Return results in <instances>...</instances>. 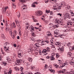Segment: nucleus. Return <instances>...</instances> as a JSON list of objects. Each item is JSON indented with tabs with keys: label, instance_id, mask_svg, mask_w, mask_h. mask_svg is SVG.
Wrapping results in <instances>:
<instances>
[{
	"label": "nucleus",
	"instance_id": "f257e3e1",
	"mask_svg": "<svg viewBox=\"0 0 74 74\" xmlns=\"http://www.w3.org/2000/svg\"><path fill=\"white\" fill-rule=\"evenodd\" d=\"M61 44V43H60V42H56L55 43V45L59 47V49H60V51L61 52V53H62L64 51V47H62L60 46Z\"/></svg>",
	"mask_w": 74,
	"mask_h": 74
},
{
	"label": "nucleus",
	"instance_id": "f03ea898",
	"mask_svg": "<svg viewBox=\"0 0 74 74\" xmlns=\"http://www.w3.org/2000/svg\"><path fill=\"white\" fill-rule=\"evenodd\" d=\"M51 51L50 48L47 47L46 49H44L42 51V53H44V55H46L48 54V53Z\"/></svg>",
	"mask_w": 74,
	"mask_h": 74
},
{
	"label": "nucleus",
	"instance_id": "7ed1b4c3",
	"mask_svg": "<svg viewBox=\"0 0 74 74\" xmlns=\"http://www.w3.org/2000/svg\"><path fill=\"white\" fill-rule=\"evenodd\" d=\"M64 14H65L66 18L69 19L71 18V16L69 14V12L67 10H66V11L64 12Z\"/></svg>",
	"mask_w": 74,
	"mask_h": 74
},
{
	"label": "nucleus",
	"instance_id": "20e7f679",
	"mask_svg": "<svg viewBox=\"0 0 74 74\" xmlns=\"http://www.w3.org/2000/svg\"><path fill=\"white\" fill-rule=\"evenodd\" d=\"M54 36L56 37H58L59 36V30L56 29L54 31Z\"/></svg>",
	"mask_w": 74,
	"mask_h": 74
},
{
	"label": "nucleus",
	"instance_id": "39448f33",
	"mask_svg": "<svg viewBox=\"0 0 74 74\" xmlns=\"http://www.w3.org/2000/svg\"><path fill=\"white\" fill-rule=\"evenodd\" d=\"M9 33L10 35H11L12 38H15V34H14V33L12 32V29H10L9 32Z\"/></svg>",
	"mask_w": 74,
	"mask_h": 74
},
{
	"label": "nucleus",
	"instance_id": "423d86ee",
	"mask_svg": "<svg viewBox=\"0 0 74 74\" xmlns=\"http://www.w3.org/2000/svg\"><path fill=\"white\" fill-rule=\"evenodd\" d=\"M53 9L54 10H57V11H60V10L61 9V6H58L56 7H53Z\"/></svg>",
	"mask_w": 74,
	"mask_h": 74
},
{
	"label": "nucleus",
	"instance_id": "0eeeda50",
	"mask_svg": "<svg viewBox=\"0 0 74 74\" xmlns=\"http://www.w3.org/2000/svg\"><path fill=\"white\" fill-rule=\"evenodd\" d=\"M69 63L71 65L74 64V57L71 58V59L69 61Z\"/></svg>",
	"mask_w": 74,
	"mask_h": 74
},
{
	"label": "nucleus",
	"instance_id": "6e6552de",
	"mask_svg": "<svg viewBox=\"0 0 74 74\" xmlns=\"http://www.w3.org/2000/svg\"><path fill=\"white\" fill-rule=\"evenodd\" d=\"M22 62V60H17L15 62V63L16 64H18L19 63H21Z\"/></svg>",
	"mask_w": 74,
	"mask_h": 74
},
{
	"label": "nucleus",
	"instance_id": "1a4fd4ad",
	"mask_svg": "<svg viewBox=\"0 0 74 74\" xmlns=\"http://www.w3.org/2000/svg\"><path fill=\"white\" fill-rule=\"evenodd\" d=\"M4 49L5 51L6 52H7L8 53L9 52V47L5 46H4Z\"/></svg>",
	"mask_w": 74,
	"mask_h": 74
},
{
	"label": "nucleus",
	"instance_id": "9d476101",
	"mask_svg": "<svg viewBox=\"0 0 74 74\" xmlns=\"http://www.w3.org/2000/svg\"><path fill=\"white\" fill-rule=\"evenodd\" d=\"M36 14L38 16H41L42 15V12L41 11H37Z\"/></svg>",
	"mask_w": 74,
	"mask_h": 74
},
{
	"label": "nucleus",
	"instance_id": "9b49d317",
	"mask_svg": "<svg viewBox=\"0 0 74 74\" xmlns=\"http://www.w3.org/2000/svg\"><path fill=\"white\" fill-rule=\"evenodd\" d=\"M60 4H61V7H64L66 5V4L65 2H62Z\"/></svg>",
	"mask_w": 74,
	"mask_h": 74
},
{
	"label": "nucleus",
	"instance_id": "f8f14e48",
	"mask_svg": "<svg viewBox=\"0 0 74 74\" xmlns=\"http://www.w3.org/2000/svg\"><path fill=\"white\" fill-rule=\"evenodd\" d=\"M29 30L31 32H33L34 30V28L32 26H30Z\"/></svg>",
	"mask_w": 74,
	"mask_h": 74
},
{
	"label": "nucleus",
	"instance_id": "ddd939ff",
	"mask_svg": "<svg viewBox=\"0 0 74 74\" xmlns=\"http://www.w3.org/2000/svg\"><path fill=\"white\" fill-rule=\"evenodd\" d=\"M64 74H73V71L72 70H71L69 72H66Z\"/></svg>",
	"mask_w": 74,
	"mask_h": 74
},
{
	"label": "nucleus",
	"instance_id": "4468645a",
	"mask_svg": "<svg viewBox=\"0 0 74 74\" xmlns=\"http://www.w3.org/2000/svg\"><path fill=\"white\" fill-rule=\"evenodd\" d=\"M34 46L36 48H38L40 47V44L38 43H35L34 45Z\"/></svg>",
	"mask_w": 74,
	"mask_h": 74
},
{
	"label": "nucleus",
	"instance_id": "2eb2a0df",
	"mask_svg": "<svg viewBox=\"0 0 74 74\" xmlns=\"http://www.w3.org/2000/svg\"><path fill=\"white\" fill-rule=\"evenodd\" d=\"M9 45L10 43L8 42H6V43H5V44H4V45H5L4 46L9 47H10L9 46Z\"/></svg>",
	"mask_w": 74,
	"mask_h": 74
},
{
	"label": "nucleus",
	"instance_id": "dca6fc26",
	"mask_svg": "<svg viewBox=\"0 0 74 74\" xmlns=\"http://www.w3.org/2000/svg\"><path fill=\"white\" fill-rule=\"evenodd\" d=\"M58 37H60V38H64L65 36L63 34H62L61 35H60L59 34Z\"/></svg>",
	"mask_w": 74,
	"mask_h": 74
},
{
	"label": "nucleus",
	"instance_id": "f3484780",
	"mask_svg": "<svg viewBox=\"0 0 74 74\" xmlns=\"http://www.w3.org/2000/svg\"><path fill=\"white\" fill-rule=\"evenodd\" d=\"M47 37H49L51 36V33L49 32H47Z\"/></svg>",
	"mask_w": 74,
	"mask_h": 74
},
{
	"label": "nucleus",
	"instance_id": "a211bd4d",
	"mask_svg": "<svg viewBox=\"0 0 74 74\" xmlns=\"http://www.w3.org/2000/svg\"><path fill=\"white\" fill-rule=\"evenodd\" d=\"M71 55H72V53H71L70 52H68L67 54L68 57H70V56H71Z\"/></svg>",
	"mask_w": 74,
	"mask_h": 74
},
{
	"label": "nucleus",
	"instance_id": "6ab92c4d",
	"mask_svg": "<svg viewBox=\"0 0 74 74\" xmlns=\"http://www.w3.org/2000/svg\"><path fill=\"white\" fill-rule=\"evenodd\" d=\"M62 23V21H60L59 20H56V23H57V24H59Z\"/></svg>",
	"mask_w": 74,
	"mask_h": 74
},
{
	"label": "nucleus",
	"instance_id": "aec40b11",
	"mask_svg": "<svg viewBox=\"0 0 74 74\" xmlns=\"http://www.w3.org/2000/svg\"><path fill=\"white\" fill-rule=\"evenodd\" d=\"M21 7L22 9H23V10H25L26 8V6L24 5H21Z\"/></svg>",
	"mask_w": 74,
	"mask_h": 74
},
{
	"label": "nucleus",
	"instance_id": "412c9836",
	"mask_svg": "<svg viewBox=\"0 0 74 74\" xmlns=\"http://www.w3.org/2000/svg\"><path fill=\"white\" fill-rule=\"evenodd\" d=\"M34 53L36 54V55H38V51L37 49L34 50Z\"/></svg>",
	"mask_w": 74,
	"mask_h": 74
},
{
	"label": "nucleus",
	"instance_id": "4be33fe9",
	"mask_svg": "<svg viewBox=\"0 0 74 74\" xmlns=\"http://www.w3.org/2000/svg\"><path fill=\"white\" fill-rule=\"evenodd\" d=\"M64 29V32H66V30H67V26H64L63 27Z\"/></svg>",
	"mask_w": 74,
	"mask_h": 74
},
{
	"label": "nucleus",
	"instance_id": "5701e85b",
	"mask_svg": "<svg viewBox=\"0 0 74 74\" xmlns=\"http://www.w3.org/2000/svg\"><path fill=\"white\" fill-rule=\"evenodd\" d=\"M7 60L8 62L9 63L11 62V59H10V58H7Z\"/></svg>",
	"mask_w": 74,
	"mask_h": 74
},
{
	"label": "nucleus",
	"instance_id": "b1692460",
	"mask_svg": "<svg viewBox=\"0 0 74 74\" xmlns=\"http://www.w3.org/2000/svg\"><path fill=\"white\" fill-rule=\"evenodd\" d=\"M14 69H15V70H16V71H17V70L19 71V68H18V67H14Z\"/></svg>",
	"mask_w": 74,
	"mask_h": 74
},
{
	"label": "nucleus",
	"instance_id": "393cba45",
	"mask_svg": "<svg viewBox=\"0 0 74 74\" xmlns=\"http://www.w3.org/2000/svg\"><path fill=\"white\" fill-rule=\"evenodd\" d=\"M28 60L29 62H32V58L30 57H29L28 58Z\"/></svg>",
	"mask_w": 74,
	"mask_h": 74
},
{
	"label": "nucleus",
	"instance_id": "a878e982",
	"mask_svg": "<svg viewBox=\"0 0 74 74\" xmlns=\"http://www.w3.org/2000/svg\"><path fill=\"white\" fill-rule=\"evenodd\" d=\"M19 70H20V71H21V72H23V67H21L20 68V69H19Z\"/></svg>",
	"mask_w": 74,
	"mask_h": 74
},
{
	"label": "nucleus",
	"instance_id": "bb28decb",
	"mask_svg": "<svg viewBox=\"0 0 74 74\" xmlns=\"http://www.w3.org/2000/svg\"><path fill=\"white\" fill-rule=\"evenodd\" d=\"M49 26L50 27H54V25H53V24H52V23H50L49 25Z\"/></svg>",
	"mask_w": 74,
	"mask_h": 74
},
{
	"label": "nucleus",
	"instance_id": "cd10ccee",
	"mask_svg": "<svg viewBox=\"0 0 74 74\" xmlns=\"http://www.w3.org/2000/svg\"><path fill=\"white\" fill-rule=\"evenodd\" d=\"M58 6H59V5H58V3H56L54 4L53 7H57Z\"/></svg>",
	"mask_w": 74,
	"mask_h": 74
},
{
	"label": "nucleus",
	"instance_id": "c85d7f7f",
	"mask_svg": "<svg viewBox=\"0 0 74 74\" xmlns=\"http://www.w3.org/2000/svg\"><path fill=\"white\" fill-rule=\"evenodd\" d=\"M73 23L71 22H70L69 23H67V25H72Z\"/></svg>",
	"mask_w": 74,
	"mask_h": 74
},
{
	"label": "nucleus",
	"instance_id": "c756f323",
	"mask_svg": "<svg viewBox=\"0 0 74 74\" xmlns=\"http://www.w3.org/2000/svg\"><path fill=\"white\" fill-rule=\"evenodd\" d=\"M8 7H6L5 8V9L4 8V9H3V11L4 12H5L6 11V10H7L8 8Z\"/></svg>",
	"mask_w": 74,
	"mask_h": 74
},
{
	"label": "nucleus",
	"instance_id": "7c9ffc66",
	"mask_svg": "<svg viewBox=\"0 0 74 74\" xmlns=\"http://www.w3.org/2000/svg\"><path fill=\"white\" fill-rule=\"evenodd\" d=\"M56 55V58H57V59H58V58L59 57L60 55L58 53H57Z\"/></svg>",
	"mask_w": 74,
	"mask_h": 74
},
{
	"label": "nucleus",
	"instance_id": "2f4dec72",
	"mask_svg": "<svg viewBox=\"0 0 74 74\" xmlns=\"http://www.w3.org/2000/svg\"><path fill=\"white\" fill-rule=\"evenodd\" d=\"M50 58H51V60H53L55 59V57L53 56H52V57H50Z\"/></svg>",
	"mask_w": 74,
	"mask_h": 74
},
{
	"label": "nucleus",
	"instance_id": "473e14b6",
	"mask_svg": "<svg viewBox=\"0 0 74 74\" xmlns=\"http://www.w3.org/2000/svg\"><path fill=\"white\" fill-rule=\"evenodd\" d=\"M32 7H33V8H34V7H36V5L34 4V3H32Z\"/></svg>",
	"mask_w": 74,
	"mask_h": 74
},
{
	"label": "nucleus",
	"instance_id": "72a5a7b5",
	"mask_svg": "<svg viewBox=\"0 0 74 74\" xmlns=\"http://www.w3.org/2000/svg\"><path fill=\"white\" fill-rule=\"evenodd\" d=\"M50 71H51V72H52L53 73H55V71L54 70L51 69V70H50Z\"/></svg>",
	"mask_w": 74,
	"mask_h": 74
},
{
	"label": "nucleus",
	"instance_id": "f704fd0d",
	"mask_svg": "<svg viewBox=\"0 0 74 74\" xmlns=\"http://www.w3.org/2000/svg\"><path fill=\"white\" fill-rule=\"evenodd\" d=\"M70 13H71V15H72V16H74V14L73 13V12H72V11H71L70 12Z\"/></svg>",
	"mask_w": 74,
	"mask_h": 74
},
{
	"label": "nucleus",
	"instance_id": "c9c22d12",
	"mask_svg": "<svg viewBox=\"0 0 74 74\" xmlns=\"http://www.w3.org/2000/svg\"><path fill=\"white\" fill-rule=\"evenodd\" d=\"M65 72H66V69H64L62 71H61V73H64Z\"/></svg>",
	"mask_w": 74,
	"mask_h": 74
},
{
	"label": "nucleus",
	"instance_id": "e433bc0d",
	"mask_svg": "<svg viewBox=\"0 0 74 74\" xmlns=\"http://www.w3.org/2000/svg\"><path fill=\"white\" fill-rule=\"evenodd\" d=\"M56 68V69H58L59 68V65L56 64L54 66Z\"/></svg>",
	"mask_w": 74,
	"mask_h": 74
},
{
	"label": "nucleus",
	"instance_id": "4c0bfd02",
	"mask_svg": "<svg viewBox=\"0 0 74 74\" xmlns=\"http://www.w3.org/2000/svg\"><path fill=\"white\" fill-rule=\"evenodd\" d=\"M17 16L18 18H19L21 16V15L20 14V13H17Z\"/></svg>",
	"mask_w": 74,
	"mask_h": 74
},
{
	"label": "nucleus",
	"instance_id": "58836bf2",
	"mask_svg": "<svg viewBox=\"0 0 74 74\" xmlns=\"http://www.w3.org/2000/svg\"><path fill=\"white\" fill-rule=\"evenodd\" d=\"M32 37H36V35L34 33L32 34Z\"/></svg>",
	"mask_w": 74,
	"mask_h": 74
},
{
	"label": "nucleus",
	"instance_id": "ea45409f",
	"mask_svg": "<svg viewBox=\"0 0 74 74\" xmlns=\"http://www.w3.org/2000/svg\"><path fill=\"white\" fill-rule=\"evenodd\" d=\"M22 56H21V53H20L19 54H18V58H21V57Z\"/></svg>",
	"mask_w": 74,
	"mask_h": 74
},
{
	"label": "nucleus",
	"instance_id": "a19ab883",
	"mask_svg": "<svg viewBox=\"0 0 74 74\" xmlns=\"http://www.w3.org/2000/svg\"><path fill=\"white\" fill-rule=\"evenodd\" d=\"M56 53H51V55H52V56H55V55H56Z\"/></svg>",
	"mask_w": 74,
	"mask_h": 74
},
{
	"label": "nucleus",
	"instance_id": "79ce46f5",
	"mask_svg": "<svg viewBox=\"0 0 74 74\" xmlns=\"http://www.w3.org/2000/svg\"><path fill=\"white\" fill-rule=\"evenodd\" d=\"M63 18L64 19V20H66V17L65 15H63Z\"/></svg>",
	"mask_w": 74,
	"mask_h": 74
},
{
	"label": "nucleus",
	"instance_id": "37998d69",
	"mask_svg": "<svg viewBox=\"0 0 74 74\" xmlns=\"http://www.w3.org/2000/svg\"><path fill=\"white\" fill-rule=\"evenodd\" d=\"M69 49L71 51H73V47H70L69 48Z\"/></svg>",
	"mask_w": 74,
	"mask_h": 74
},
{
	"label": "nucleus",
	"instance_id": "c03bdc74",
	"mask_svg": "<svg viewBox=\"0 0 74 74\" xmlns=\"http://www.w3.org/2000/svg\"><path fill=\"white\" fill-rule=\"evenodd\" d=\"M65 66V64L64 63V64H63L62 65H61V66L62 67H64V66Z\"/></svg>",
	"mask_w": 74,
	"mask_h": 74
},
{
	"label": "nucleus",
	"instance_id": "a18cd8bd",
	"mask_svg": "<svg viewBox=\"0 0 74 74\" xmlns=\"http://www.w3.org/2000/svg\"><path fill=\"white\" fill-rule=\"evenodd\" d=\"M45 69H48V65H47V64H46L45 65Z\"/></svg>",
	"mask_w": 74,
	"mask_h": 74
},
{
	"label": "nucleus",
	"instance_id": "49530a36",
	"mask_svg": "<svg viewBox=\"0 0 74 74\" xmlns=\"http://www.w3.org/2000/svg\"><path fill=\"white\" fill-rule=\"evenodd\" d=\"M70 6L69 5H67V7L66 8V9H68V10H69L70 9Z\"/></svg>",
	"mask_w": 74,
	"mask_h": 74
},
{
	"label": "nucleus",
	"instance_id": "de8ad7c7",
	"mask_svg": "<svg viewBox=\"0 0 74 74\" xmlns=\"http://www.w3.org/2000/svg\"><path fill=\"white\" fill-rule=\"evenodd\" d=\"M30 39H31V40H32V41H34V40H35V39L33 38H30Z\"/></svg>",
	"mask_w": 74,
	"mask_h": 74
},
{
	"label": "nucleus",
	"instance_id": "09e8293b",
	"mask_svg": "<svg viewBox=\"0 0 74 74\" xmlns=\"http://www.w3.org/2000/svg\"><path fill=\"white\" fill-rule=\"evenodd\" d=\"M57 73L58 74H60V73H62V71L61 70H60V71H58L57 72Z\"/></svg>",
	"mask_w": 74,
	"mask_h": 74
},
{
	"label": "nucleus",
	"instance_id": "8fccbe9b",
	"mask_svg": "<svg viewBox=\"0 0 74 74\" xmlns=\"http://www.w3.org/2000/svg\"><path fill=\"white\" fill-rule=\"evenodd\" d=\"M46 12L47 13H49V12H50V10H46Z\"/></svg>",
	"mask_w": 74,
	"mask_h": 74
},
{
	"label": "nucleus",
	"instance_id": "3c124183",
	"mask_svg": "<svg viewBox=\"0 0 74 74\" xmlns=\"http://www.w3.org/2000/svg\"><path fill=\"white\" fill-rule=\"evenodd\" d=\"M6 73H7L8 74H11L12 72L10 70L9 71V72H8V73L6 72Z\"/></svg>",
	"mask_w": 74,
	"mask_h": 74
},
{
	"label": "nucleus",
	"instance_id": "603ef678",
	"mask_svg": "<svg viewBox=\"0 0 74 74\" xmlns=\"http://www.w3.org/2000/svg\"><path fill=\"white\" fill-rule=\"evenodd\" d=\"M43 42H44L43 41L41 42V45H45V44L43 43Z\"/></svg>",
	"mask_w": 74,
	"mask_h": 74
},
{
	"label": "nucleus",
	"instance_id": "864d4df0",
	"mask_svg": "<svg viewBox=\"0 0 74 74\" xmlns=\"http://www.w3.org/2000/svg\"><path fill=\"white\" fill-rule=\"evenodd\" d=\"M26 66H30V63H27L26 64Z\"/></svg>",
	"mask_w": 74,
	"mask_h": 74
},
{
	"label": "nucleus",
	"instance_id": "5fc2aeb1",
	"mask_svg": "<svg viewBox=\"0 0 74 74\" xmlns=\"http://www.w3.org/2000/svg\"><path fill=\"white\" fill-rule=\"evenodd\" d=\"M3 64L4 65V66H6V65H7V63H6V62H4L3 63Z\"/></svg>",
	"mask_w": 74,
	"mask_h": 74
},
{
	"label": "nucleus",
	"instance_id": "6e6d98bb",
	"mask_svg": "<svg viewBox=\"0 0 74 74\" xmlns=\"http://www.w3.org/2000/svg\"><path fill=\"white\" fill-rule=\"evenodd\" d=\"M71 45V43L70 42H69L67 44V46L69 47V46H70V45Z\"/></svg>",
	"mask_w": 74,
	"mask_h": 74
},
{
	"label": "nucleus",
	"instance_id": "4d7b16f0",
	"mask_svg": "<svg viewBox=\"0 0 74 74\" xmlns=\"http://www.w3.org/2000/svg\"><path fill=\"white\" fill-rule=\"evenodd\" d=\"M28 33H29V31H26L25 32V34H28Z\"/></svg>",
	"mask_w": 74,
	"mask_h": 74
},
{
	"label": "nucleus",
	"instance_id": "13d9d810",
	"mask_svg": "<svg viewBox=\"0 0 74 74\" xmlns=\"http://www.w3.org/2000/svg\"><path fill=\"white\" fill-rule=\"evenodd\" d=\"M20 2H22V3H24L25 2V0H19Z\"/></svg>",
	"mask_w": 74,
	"mask_h": 74
},
{
	"label": "nucleus",
	"instance_id": "bf43d9fd",
	"mask_svg": "<svg viewBox=\"0 0 74 74\" xmlns=\"http://www.w3.org/2000/svg\"><path fill=\"white\" fill-rule=\"evenodd\" d=\"M14 33L16 34H17V32L16 30H14Z\"/></svg>",
	"mask_w": 74,
	"mask_h": 74
},
{
	"label": "nucleus",
	"instance_id": "052dcab7",
	"mask_svg": "<svg viewBox=\"0 0 74 74\" xmlns=\"http://www.w3.org/2000/svg\"><path fill=\"white\" fill-rule=\"evenodd\" d=\"M8 29V25H7L6 26V28L5 29L6 30H7V29Z\"/></svg>",
	"mask_w": 74,
	"mask_h": 74
},
{
	"label": "nucleus",
	"instance_id": "680f3d73",
	"mask_svg": "<svg viewBox=\"0 0 74 74\" xmlns=\"http://www.w3.org/2000/svg\"><path fill=\"white\" fill-rule=\"evenodd\" d=\"M57 15H60V16H62V14H60V13H59L57 14Z\"/></svg>",
	"mask_w": 74,
	"mask_h": 74
},
{
	"label": "nucleus",
	"instance_id": "e2e57ef3",
	"mask_svg": "<svg viewBox=\"0 0 74 74\" xmlns=\"http://www.w3.org/2000/svg\"><path fill=\"white\" fill-rule=\"evenodd\" d=\"M15 21H16V24H17V23H18V20H15Z\"/></svg>",
	"mask_w": 74,
	"mask_h": 74
},
{
	"label": "nucleus",
	"instance_id": "0e129e2a",
	"mask_svg": "<svg viewBox=\"0 0 74 74\" xmlns=\"http://www.w3.org/2000/svg\"><path fill=\"white\" fill-rule=\"evenodd\" d=\"M19 35H20V36H21V35H22V32H21V31H19Z\"/></svg>",
	"mask_w": 74,
	"mask_h": 74
},
{
	"label": "nucleus",
	"instance_id": "69168bd1",
	"mask_svg": "<svg viewBox=\"0 0 74 74\" xmlns=\"http://www.w3.org/2000/svg\"><path fill=\"white\" fill-rule=\"evenodd\" d=\"M50 42L51 43H52L53 42V40L52 39H51L50 40Z\"/></svg>",
	"mask_w": 74,
	"mask_h": 74
},
{
	"label": "nucleus",
	"instance_id": "338daca9",
	"mask_svg": "<svg viewBox=\"0 0 74 74\" xmlns=\"http://www.w3.org/2000/svg\"><path fill=\"white\" fill-rule=\"evenodd\" d=\"M27 74H33V73H32L31 72H29L27 73Z\"/></svg>",
	"mask_w": 74,
	"mask_h": 74
},
{
	"label": "nucleus",
	"instance_id": "774afa93",
	"mask_svg": "<svg viewBox=\"0 0 74 74\" xmlns=\"http://www.w3.org/2000/svg\"><path fill=\"white\" fill-rule=\"evenodd\" d=\"M2 18L1 16L0 17V21H2Z\"/></svg>",
	"mask_w": 74,
	"mask_h": 74
}]
</instances>
